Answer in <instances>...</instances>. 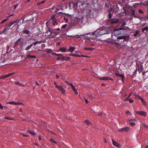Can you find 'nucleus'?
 I'll return each mask as SVG.
<instances>
[{"label": "nucleus", "instance_id": "obj_1", "mask_svg": "<svg viewBox=\"0 0 148 148\" xmlns=\"http://www.w3.org/2000/svg\"><path fill=\"white\" fill-rule=\"evenodd\" d=\"M122 33V32H120L116 29H115L114 31L112 34V38L114 41L120 42V40H123V41H128L129 40V36H120L119 35Z\"/></svg>", "mask_w": 148, "mask_h": 148}, {"label": "nucleus", "instance_id": "obj_2", "mask_svg": "<svg viewBox=\"0 0 148 148\" xmlns=\"http://www.w3.org/2000/svg\"><path fill=\"white\" fill-rule=\"evenodd\" d=\"M112 10V8H110L109 11V14L108 15L109 22L112 24L113 25L119 23L120 19L116 18H114V17H113L112 16V14L111 13Z\"/></svg>", "mask_w": 148, "mask_h": 148}, {"label": "nucleus", "instance_id": "obj_3", "mask_svg": "<svg viewBox=\"0 0 148 148\" xmlns=\"http://www.w3.org/2000/svg\"><path fill=\"white\" fill-rule=\"evenodd\" d=\"M126 24V23L124 22L122 24L121 27L119 28H116L120 32H123V31L125 30V26Z\"/></svg>", "mask_w": 148, "mask_h": 148}, {"label": "nucleus", "instance_id": "obj_4", "mask_svg": "<svg viewBox=\"0 0 148 148\" xmlns=\"http://www.w3.org/2000/svg\"><path fill=\"white\" fill-rule=\"evenodd\" d=\"M131 14L134 17L136 18H137L139 19H141V16L138 14H135V10L134 9H132L131 10Z\"/></svg>", "mask_w": 148, "mask_h": 148}, {"label": "nucleus", "instance_id": "obj_5", "mask_svg": "<svg viewBox=\"0 0 148 148\" xmlns=\"http://www.w3.org/2000/svg\"><path fill=\"white\" fill-rule=\"evenodd\" d=\"M130 127H123L121 129H118V130L119 132H127L130 130Z\"/></svg>", "mask_w": 148, "mask_h": 148}, {"label": "nucleus", "instance_id": "obj_6", "mask_svg": "<svg viewBox=\"0 0 148 148\" xmlns=\"http://www.w3.org/2000/svg\"><path fill=\"white\" fill-rule=\"evenodd\" d=\"M136 113L140 115L143 116L145 117L147 116V113L146 112L144 111H136Z\"/></svg>", "mask_w": 148, "mask_h": 148}, {"label": "nucleus", "instance_id": "obj_7", "mask_svg": "<svg viewBox=\"0 0 148 148\" xmlns=\"http://www.w3.org/2000/svg\"><path fill=\"white\" fill-rule=\"evenodd\" d=\"M56 87L60 90L61 91L62 93H64L66 91L64 90V88L61 86H58V85H56Z\"/></svg>", "mask_w": 148, "mask_h": 148}, {"label": "nucleus", "instance_id": "obj_8", "mask_svg": "<svg viewBox=\"0 0 148 148\" xmlns=\"http://www.w3.org/2000/svg\"><path fill=\"white\" fill-rule=\"evenodd\" d=\"M99 79L101 80H113V79L109 77H100Z\"/></svg>", "mask_w": 148, "mask_h": 148}, {"label": "nucleus", "instance_id": "obj_9", "mask_svg": "<svg viewBox=\"0 0 148 148\" xmlns=\"http://www.w3.org/2000/svg\"><path fill=\"white\" fill-rule=\"evenodd\" d=\"M116 75L117 77H121L122 78L121 81L123 82L125 78L124 75H123L119 73H116Z\"/></svg>", "mask_w": 148, "mask_h": 148}, {"label": "nucleus", "instance_id": "obj_10", "mask_svg": "<svg viewBox=\"0 0 148 148\" xmlns=\"http://www.w3.org/2000/svg\"><path fill=\"white\" fill-rule=\"evenodd\" d=\"M112 142L113 144L114 145L119 147H121V145L120 144L117 143V142L114 141L113 139L112 140Z\"/></svg>", "mask_w": 148, "mask_h": 148}, {"label": "nucleus", "instance_id": "obj_11", "mask_svg": "<svg viewBox=\"0 0 148 148\" xmlns=\"http://www.w3.org/2000/svg\"><path fill=\"white\" fill-rule=\"evenodd\" d=\"M75 48L73 47L70 46L68 50V51L69 52L72 53L75 50Z\"/></svg>", "mask_w": 148, "mask_h": 148}, {"label": "nucleus", "instance_id": "obj_12", "mask_svg": "<svg viewBox=\"0 0 148 148\" xmlns=\"http://www.w3.org/2000/svg\"><path fill=\"white\" fill-rule=\"evenodd\" d=\"M137 67L139 71H142L143 70V66L141 64L138 65Z\"/></svg>", "mask_w": 148, "mask_h": 148}, {"label": "nucleus", "instance_id": "obj_13", "mask_svg": "<svg viewBox=\"0 0 148 148\" xmlns=\"http://www.w3.org/2000/svg\"><path fill=\"white\" fill-rule=\"evenodd\" d=\"M48 31L50 32V33L49 34V35H51L53 33H55V30L53 28L48 27Z\"/></svg>", "mask_w": 148, "mask_h": 148}, {"label": "nucleus", "instance_id": "obj_14", "mask_svg": "<svg viewBox=\"0 0 148 148\" xmlns=\"http://www.w3.org/2000/svg\"><path fill=\"white\" fill-rule=\"evenodd\" d=\"M15 82V84L17 85H18L19 86L24 87L25 86V84L20 83L19 82Z\"/></svg>", "mask_w": 148, "mask_h": 148}, {"label": "nucleus", "instance_id": "obj_15", "mask_svg": "<svg viewBox=\"0 0 148 148\" xmlns=\"http://www.w3.org/2000/svg\"><path fill=\"white\" fill-rule=\"evenodd\" d=\"M66 48L65 47H61L59 49V50L60 51L64 52L66 51Z\"/></svg>", "mask_w": 148, "mask_h": 148}, {"label": "nucleus", "instance_id": "obj_16", "mask_svg": "<svg viewBox=\"0 0 148 148\" xmlns=\"http://www.w3.org/2000/svg\"><path fill=\"white\" fill-rule=\"evenodd\" d=\"M21 39L22 38H20L14 44V48H15V47L18 44V42L21 41Z\"/></svg>", "mask_w": 148, "mask_h": 148}, {"label": "nucleus", "instance_id": "obj_17", "mask_svg": "<svg viewBox=\"0 0 148 148\" xmlns=\"http://www.w3.org/2000/svg\"><path fill=\"white\" fill-rule=\"evenodd\" d=\"M84 122L87 124L88 126H90L92 125V123L88 120H86Z\"/></svg>", "mask_w": 148, "mask_h": 148}, {"label": "nucleus", "instance_id": "obj_18", "mask_svg": "<svg viewBox=\"0 0 148 148\" xmlns=\"http://www.w3.org/2000/svg\"><path fill=\"white\" fill-rule=\"evenodd\" d=\"M36 57L35 56L31 55L29 54L26 57V58H29V59H32V58H35Z\"/></svg>", "mask_w": 148, "mask_h": 148}, {"label": "nucleus", "instance_id": "obj_19", "mask_svg": "<svg viewBox=\"0 0 148 148\" xmlns=\"http://www.w3.org/2000/svg\"><path fill=\"white\" fill-rule=\"evenodd\" d=\"M8 103L11 105H18V102H14L13 101H10L8 102Z\"/></svg>", "mask_w": 148, "mask_h": 148}, {"label": "nucleus", "instance_id": "obj_20", "mask_svg": "<svg viewBox=\"0 0 148 148\" xmlns=\"http://www.w3.org/2000/svg\"><path fill=\"white\" fill-rule=\"evenodd\" d=\"M138 98L143 103L144 105H145L146 104V103L145 102L143 99L141 97H139Z\"/></svg>", "mask_w": 148, "mask_h": 148}, {"label": "nucleus", "instance_id": "obj_21", "mask_svg": "<svg viewBox=\"0 0 148 148\" xmlns=\"http://www.w3.org/2000/svg\"><path fill=\"white\" fill-rule=\"evenodd\" d=\"M69 8H71L72 7H74V5H75V4L73 3H71V2H69Z\"/></svg>", "mask_w": 148, "mask_h": 148}, {"label": "nucleus", "instance_id": "obj_22", "mask_svg": "<svg viewBox=\"0 0 148 148\" xmlns=\"http://www.w3.org/2000/svg\"><path fill=\"white\" fill-rule=\"evenodd\" d=\"M142 30L143 32H144V31L146 30L148 31V26H147L144 28H143Z\"/></svg>", "mask_w": 148, "mask_h": 148}, {"label": "nucleus", "instance_id": "obj_23", "mask_svg": "<svg viewBox=\"0 0 148 148\" xmlns=\"http://www.w3.org/2000/svg\"><path fill=\"white\" fill-rule=\"evenodd\" d=\"M23 33L24 34H29L30 33V31L27 30H23Z\"/></svg>", "mask_w": 148, "mask_h": 148}, {"label": "nucleus", "instance_id": "obj_24", "mask_svg": "<svg viewBox=\"0 0 148 148\" xmlns=\"http://www.w3.org/2000/svg\"><path fill=\"white\" fill-rule=\"evenodd\" d=\"M23 21L22 22H21V19H18V27L22 23H23Z\"/></svg>", "mask_w": 148, "mask_h": 148}, {"label": "nucleus", "instance_id": "obj_25", "mask_svg": "<svg viewBox=\"0 0 148 148\" xmlns=\"http://www.w3.org/2000/svg\"><path fill=\"white\" fill-rule=\"evenodd\" d=\"M15 73V72H13L9 73L8 74L6 75L7 77H9L12 75H13Z\"/></svg>", "mask_w": 148, "mask_h": 148}, {"label": "nucleus", "instance_id": "obj_26", "mask_svg": "<svg viewBox=\"0 0 148 148\" xmlns=\"http://www.w3.org/2000/svg\"><path fill=\"white\" fill-rule=\"evenodd\" d=\"M58 23L57 20H55L53 21L52 23V25H58Z\"/></svg>", "mask_w": 148, "mask_h": 148}, {"label": "nucleus", "instance_id": "obj_27", "mask_svg": "<svg viewBox=\"0 0 148 148\" xmlns=\"http://www.w3.org/2000/svg\"><path fill=\"white\" fill-rule=\"evenodd\" d=\"M69 55L70 56H77H77L79 57L80 56L79 55H77L76 54H74L73 53H69Z\"/></svg>", "mask_w": 148, "mask_h": 148}, {"label": "nucleus", "instance_id": "obj_28", "mask_svg": "<svg viewBox=\"0 0 148 148\" xmlns=\"http://www.w3.org/2000/svg\"><path fill=\"white\" fill-rule=\"evenodd\" d=\"M33 44H31L29 45L27 47L26 49L25 50H29V49H30L33 46Z\"/></svg>", "mask_w": 148, "mask_h": 148}, {"label": "nucleus", "instance_id": "obj_29", "mask_svg": "<svg viewBox=\"0 0 148 148\" xmlns=\"http://www.w3.org/2000/svg\"><path fill=\"white\" fill-rule=\"evenodd\" d=\"M28 132L30 133L31 134L33 135H35L36 134V133L34 132H32L30 130H29L28 131Z\"/></svg>", "mask_w": 148, "mask_h": 148}, {"label": "nucleus", "instance_id": "obj_30", "mask_svg": "<svg viewBox=\"0 0 148 148\" xmlns=\"http://www.w3.org/2000/svg\"><path fill=\"white\" fill-rule=\"evenodd\" d=\"M63 58H64V59H63L64 60H69L71 59L70 57H65V56H63Z\"/></svg>", "mask_w": 148, "mask_h": 148}, {"label": "nucleus", "instance_id": "obj_31", "mask_svg": "<svg viewBox=\"0 0 148 148\" xmlns=\"http://www.w3.org/2000/svg\"><path fill=\"white\" fill-rule=\"evenodd\" d=\"M42 42H40L39 41H36L33 42V44L34 45H35L38 43H40Z\"/></svg>", "mask_w": 148, "mask_h": 148}, {"label": "nucleus", "instance_id": "obj_32", "mask_svg": "<svg viewBox=\"0 0 148 148\" xmlns=\"http://www.w3.org/2000/svg\"><path fill=\"white\" fill-rule=\"evenodd\" d=\"M132 94H130L127 97L126 99L124 100V101H128V100L130 99V96L132 95Z\"/></svg>", "mask_w": 148, "mask_h": 148}, {"label": "nucleus", "instance_id": "obj_33", "mask_svg": "<svg viewBox=\"0 0 148 148\" xmlns=\"http://www.w3.org/2000/svg\"><path fill=\"white\" fill-rule=\"evenodd\" d=\"M5 61V59L4 58H2L0 59V63H3Z\"/></svg>", "mask_w": 148, "mask_h": 148}, {"label": "nucleus", "instance_id": "obj_34", "mask_svg": "<svg viewBox=\"0 0 148 148\" xmlns=\"http://www.w3.org/2000/svg\"><path fill=\"white\" fill-rule=\"evenodd\" d=\"M84 49H85V50H89L91 51L94 48H87V47H85V48H84Z\"/></svg>", "mask_w": 148, "mask_h": 148}, {"label": "nucleus", "instance_id": "obj_35", "mask_svg": "<svg viewBox=\"0 0 148 148\" xmlns=\"http://www.w3.org/2000/svg\"><path fill=\"white\" fill-rule=\"evenodd\" d=\"M63 59H64L63 56L58 57L57 58V59L58 60H63Z\"/></svg>", "mask_w": 148, "mask_h": 148}, {"label": "nucleus", "instance_id": "obj_36", "mask_svg": "<svg viewBox=\"0 0 148 148\" xmlns=\"http://www.w3.org/2000/svg\"><path fill=\"white\" fill-rule=\"evenodd\" d=\"M50 142H51L53 143H57V142L56 141H55V140H54L52 138H51L50 139Z\"/></svg>", "mask_w": 148, "mask_h": 148}, {"label": "nucleus", "instance_id": "obj_37", "mask_svg": "<svg viewBox=\"0 0 148 148\" xmlns=\"http://www.w3.org/2000/svg\"><path fill=\"white\" fill-rule=\"evenodd\" d=\"M138 12L140 14H143L144 12L142 11V10L139 9L138 10Z\"/></svg>", "mask_w": 148, "mask_h": 148}, {"label": "nucleus", "instance_id": "obj_38", "mask_svg": "<svg viewBox=\"0 0 148 148\" xmlns=\"http://www.w3.org/2000/svg\"><path fill=\"white\" fill-rule=\"evenodd\" d=\"M51 20L53 21H54L55 20H56L55 18V15L52 16L51 18Z\"/></svg>", "mask_w": 148, "mask_h": 148}, {"label": "nucleus", "instance_id": "obj_39", "mask_svg": "<svg viewBox=\"0 0 148 148\" xmlns=\"http://www.w3.org/2000/svg\"><path fill=\"white\" fill-rule=\"evenodd\" d=\"M89 34V33L86 34H84L82 35H81L79 36V38H80V36H85L86 35H88Z\"/></svg>", "mask_w": 148, "mask_h": 148}, {"label": "nucleus", "instance_id": "obj_40", "mask_svg": "<svg viewBox=\"0 0 148 148\" xmlns=\"http://www.w3.org/2000/svg\"><path fill=\"white\" fill-rule=\"evenodd\" d=\"M14 23H13V22H10L9 23V24L8 25V26L10 27Z\"/></svg>", "mask_w": 148, "mask_h": 148}, {"label": "nucleus", "instance_id": "obj_41", "mask_svg": "<svg viewBox=\"0 0 148 148\" xmlns=\"http://www.w3.org/2000/svg\"><path fill=\"white\" fill-rule=\"evenodd\" d=\"M7 29L6 28H5L3 30V33H5V34H8V33L6 32V31H7Z\"/></svg>", "mask_w": 148, "mask_h": 148}, {"label": "nucleus", "instance_id": "obj_42", "mask_svg": "<svg viewBox=\"0 0 148 148\" xmlns=\"http://www.w3.org/2000/svg\"><path fill=\"white\" fill-rule=\"evenodd\" d=\"M5 119H9V120H14V119H13V118H10L8 117L7 116H5Z\"/></svg>", "mask_w": 148, "mask_h": 148}, {"label": "nucleus", "instance_id": "obj_43", "mask_svg": "<svg viewBox=\"0 0 148 148\" xmlns=\"http://www.w3.org/2000/svg\"><path fill=\"white\" fill-rule=\"evenodd\" d=\"M139 34V32H138V31L137 30L136 33L134 34V36L135 37H136L137 36V34Z\"/></svg>", "mask_w": 148, "mask_h": 148}, {"label": "nucleus", "instance_id": "obj_44", "mask_svg": "<svg viewBox=\"0 0 148 148\" xmlns=\"http://www.w3.org/2000/svg\"><path fill=\"white\" fill-rule=\"evenodd\" d=\"M54 54L55 55H56L57 56H61L62 55V54H60V53H54Z\"/></svg>", "mask_w": 148, "mask_h": 148}, {"label": "nucleus", "instance_id": "obj_45", "mask_svg": "<svg viewBox=\"0 0 148 148\" xmlns=\"http://www.w3.org/2000/svg\"><path fill=\"white\" fill-rule=\"evenodd\" d=\"M45 2V1H41V2H40V3H38L37 4V5H39Z\"/></svg>", "mask_w": 148, "mask_h": 148}, {"label": "nucleus", "instance_id": "obj_46", "mask_svg": "<svg viewBox=\"0 0 148 148\" xmlns=\"http://www.w3.org/2000/svg\"><path fill=\"white\" fill-rule=\"evenodd\" d=\"M51 49H47L46 50V51L48 53H50L51 52Z\"/></svg>", "mask_w": 148, "mask_h": 148}, {"label": "nucleus", "instance_id": "obj_47", "mask_svg": "<svg viewBox=\"0 0 148 148\" xmlns=\"http://www.w3.org/2000/svg\"><path fill=\"white\" fill-rule=\"evenodd\" d=\"M8 19H5L4 20H3V21H2L1 22V23L2 24L3 23L5 22Z\"/></svg>", "mask_w": 148, "mask_h": 148}, {"label": "nucleus", "instance_id": "obj_48", "mask_svg": "<svg viewBox=\"0 0 148 148\" xmlns=\"http://www.w3.org/2000/svg\"><path fill=\"white\" fill-rule=\"evenodd\" d=\"M1 79L5 78L7 77L6 75H4L2 76H1Z\"/></svg>", "mask_w": 148, "mask_h": 148}, {"label": "nucleus", "instance_id": "obj_49", "mask_svg": "<svg viewBox=\"0 0 148 148\" xmlns=\"http://www.w3.org/2000/svg\"><path fill=\"white\" fill-rule=\"evenodd\" d=\"M128 101H129V102L131 103H133L134 100L132 99H129Z\"/></svg>", "mask_w": 148, "mask_h": 148}, {"label": "nucleus", "instance_id": "obj_50", "mask_svg": "<svg viewBox=\"0 0 148 148\" xmlns=\"http://www.w3.org/2000/svg\"><path fill=\"white\" fill-rule=\"evenodd\" d=\"M67 26V24H64V25H63L62 26V28H65L66 27V26Z\"/></svg>", "mask_w": 148, "mask_h": 148}, {"label": "nucleus", "instance_id": "obj_51", "mask_svg": "<svg viewBox=\"0 0 148 148\" xmlns=\"http://www.w3.org/2000/svg\"><path fill=\"white\" fill-rule=\"evenodd\" d=\"M61 8V7L60 6H57L56 7V9L58 10H60V9Z\"/></svg>", "mask_w": 148, "mask_h": 148}, {"label": "nucleus", "instance_id": "obj_52", "mask_svg": "<svg viewBox=\"0 0 148 148\" xmlns=\"http://www.w3.org/2000/svg\"><path fill=\"white\" fill-rule=\"evenodd\" d=\"M129 124L132 126H134L135 124V123L134 122L130 123Z\"/></svg>", "mask_w": 148, "mask_h": 148}, {"label": "nucleus", "instance_id": "obj_53", "mask_svg": "<svg viewBox=\"0 0 148 148\" xmlns=\"http://www.w3.org/2000/svg\"><path fill=\"white\" fill-rule=\"evenodd\" d=\"M126 113L128 115H129L130 114V112L128 110H127L126 111Z\"/></svg>", "mask_w": 148, "mask_h": 148}, {"label": "nucleus", "instance_id": "obj_54", "mask_svg": "<svg viewBox=\"0 0 148 148\" xmlns=\"http://www.w3.org/2000/svg\"><path fill=\"white\" fill-rule=\"evenodd\" d=\"M64 20L66 22H67L68 21V20L67 18H66L65 17H64Z\"/></svg>", "mask_w": 148, "mask_h": 148}, {"label": "nucleus", "instance_id": "obj_55", "mask_svg": "<svg viewBox=\"0 0 148 148\" xmlns=\"http://www.w3.org/2000/svg\"><path fill=\"white\" fill-rule=\"evenodd\" d=\"M18 4H15L14 5V9H16V8L17 6H18Z\"/></svg>", "mask_w": 148, "mask_h": 148}, {"label": "nucleus", "instance_id": "obj_56", "mask_svg": "<svg viewBox=\"0 0 148 148\" xmlns=\"http://www.w3.org/2000/svg\"><path fill=\"white\" fill-rule=\"evenodd\" d=\"M18 21V19H17V20H16V21H14L13 22V23H14V24L15 23H16Z\"/></svg>", "mask_w": 148, "mask_h": 148}, {"label": "nucleus", "instance_id": "obj_57", "mask_svg": "<svg viewBox=\"0 0 148 148\" xmlns=\"http://www.w3.org/2000/svg\"><path fill=\"white\" fill-rule=\"evenodd\" d=\"M14 14H11L10 15H9V16H7V18H9L11 16H14Z\"/></svg>", "mask_w": 148, "mask_h": 148}, {"label": "nucleus", "instance_id": "obj_58", "mask_svg": "<svg viewBox=\"0 0 148 148\" xmlns=\"http://www.w3.org/2000/svg\"><path fill=\"white\" fill-rule=\"evenodd\" d=\"M3 108V106L1 104H0V108L2 109Z\"/></svg>", "mask_w": 148, "mask_h": 148}, {"label": "nucleus", "instance_id": "obj_59", "mask_svg": "<svg viewBox=\"0 0 148 148\" xmlns=\"http://www.w3.org/2000/svg\"><path fill=\"white\" fill-rule=\"evenodd\" d=\"M88 96L89 97H90V98H91L92 97V95L91 94H89L88 95Z\"/></svg>", "mask_w": 148, "mask_h": 148}, {"label": "nucleus", "instance_id": "obj_60", "mask_svg": "<svg viewBox=\"0 0 148 148\" xmlns=\"http://www.w3.org/2000/svg\"><path fill=\"white\" fill-rule=\"evenodd\" d=\"M101 85L102 86H106V84L104 83H102V84Z\"/></svg>", "mask_w": 148, "mask_h": 148}, {"label": "nucleus", "instance_id": "obj_61", "mask_svg": "<svg viewBox=\"0 0 148 148\" xmlns=\"http://www.w3.org/2000/svg\"><path fill=\"white\" fill-rule=\"evenodd\" d=\"M41 140H42V139L41 138L40 136H38V140L40 141Z\"/></svg>", "mask_w": 148, "mask_h": 148}, {"label": "nucleus", "instance_id": "obj_62", "mask_svg": "<svg viewBox=\"0 0 148 148\" xmlns=\"http://www.w3.org/2000/svg\"><path fill=\"white\" fill-rule=\"evenodd\" d=\"M85 101L86 103H88L89 102L87 100H86V99H85Z\"/></svg>", "mask_w": 148, "mask_h": 148}, {"label": "nucleus", "instance_id": "obj_63", "mask_svg": "<svg viewBox=\"0 0 148 148\" xmlns=\"http://www.w3.org/2000/svg\"><path fill=\"white\" fill-rule=\"evenodd\" d=\"M56 78H57V79H58V78H59V77H60V76H59V75H56Z\"/></svg>", "mask_w": 148, "mask_h": 148}, {"label": "nucleus", "instance_id": "obj_64", "mask_svg": "<svg viewBox=\"0 0 148 148\" xmlns=\"http://www.w3.org/2000/svg\"><path fill=\"white\" fill-rule=\"evenodd\" d=\"M34 145H36V146H38V144L36 143H34Z\"/></svg>", "mask_w": 148, "mask_h": 148}]
</instances>
